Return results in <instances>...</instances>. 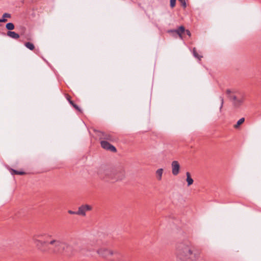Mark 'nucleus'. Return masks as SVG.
<instances>
[{
  "label": "nucleus",
  "instance_id": "obj_1",
  "mask_svg": "<svg viewBox=\"0 0 261 261\" xmlns=\"http://www.w3.org/2000/svg\"><path fill=\"white\" fill-rule=\"evenodd\" d=\"M201 253L195 250L189 244H181L176 249V261H198Z\"/></svg>",
  "mask_w": 261,
  "mask_h": 261
},
{
  "label": "nucleus",
  "instance_id": "obj_2",
  "mask_svg": "<svg viewBox=\"0 0 261 261\" xmlns=\"http://www.w3.org/2000/svg\"><path fill=\"white\" fill-rule=\"evenodd\" d=\"M97 254L100 256L107 258L110 256H113L116 253V252L114 250L106 247H100L97 250Z\"/></svg>",
  "mask_w": 261,
  "mask_h": 261
},
{
  "label": "nucleus",
  "instance_id": "obj_3",
  "mask_svg": "<svg viewBox=\"0 0 261 261\" xmlns=\"http://www.w3.org/2000/svg\"><path fill=\"white\" fill-rule=\"evenodd\" d=\"M91 210L92 206L91 205L88 204L83 205L79 207L78 211L76 212V214L85 216L86 212L90 211Z\"/></svg>",
  "mask_w": 261,
  "mask_h": 261
},
{
  "label": "nucleus",
  "instance_id": "obj_4",
  "mask_svg": "<svg viewBox=\"0 0 261 261\" xmlns=\"http://www.w3.org/2000/svg\"><path fill=\"white\" fill-rule=\"evenodd\" d=\"M172 174L174 175H177L180 172V164L177 161H174L171 163Z\"/></svg>",
  "mask_w": 261,
  "mask_h": 261
},
{
  "label": "nucleus",
  "instance_id": "obj_5",
  "mask_svg": "<svg viewBox=\"0 0 261 261\" xmlns=\"http://www.w3.org/2000/svg\"><path fill=\"white\" fill-rule=\"evenodd\" d=\"M101 145L102 147L105 149L109 150L110 151L114 152L116 151V150L114 146H113L107 141H101Z\"/></svg>",
  "mask_w": 261,
  "mask_h": 261
},
{
  "label": "nucleus",
  "instance_id": "obj_6",
  "mask_svg": "<svg viewBox=\"0 0 261 261\" xmlns=\"http://www.w3.org/2000/svg\"><path fill=\"white\" fill-rule=\"evenodd\" d=\"M245 100V98L244 97H241V98H238L236 97H234L233 98V103L234 105L237 107H239L241 106L243 103H244Z\"/></svg>",
  "mask_w": 261,
  "mask_h": 261
},
{
  "label": "nucleus",
  "instance_id": "obj_7",
  "mask_svg": "<svg viewBox=\"0 0 261 261\" xmlns=\"http://www.w3.org/2000/svg\"><path fill=\"white\" fill-rule=\"evenodd\" d=\"M164 172V170L163 168H159L155 171V176L158 180H162Z\"/></svg>",
  "mask_w": 261,
  "mask_h": 261
},
{
  "label": "nucleus",
  "instance_id": "obj_8",
  "mask_svg": "<svg viewBox=\"0 0 261 261\" xmlns=\"http://www.w3.org/2000/svg\"><path fill=\"white\" fill-rule=\"evenodd\" d=\"M34 242L37 246L43 247L47 244V241L45 240L35 239Z\"/></svg>",
  "mask_w": 261,
  "mask_h": 261
},
{
  "label": "nucleus",
  "instance_id": "obj_9",
  "mask_svg": "<svg viewBox=\"0 0 261 261\" xmlns=\"http://www.w3.org/2000/svg\"><path fill=\"white\" fill-rule=\"evenodd\" d=\"M185 31V28L182 26H180L177 30L172 31L178 34L180 38H182V33Z\"/></svg>",
  "mask_w": 261,
  "mask_h": 261
},
{
  "label": "nucleus",
  "instance_id": "obj_10",
  "mask_svg": "<svg viewBox=\"0 0 261 261\" xmlns=\"http://www.w3.org/2000/svg\"><path fill=\"white\" fill-rule=\"evenodd\" d=\"M186 181L188 184V186H190L193 184L194 180L191 177V174L189 172H187L186 173Z\"/></svg>",
  "mask_w": 261,
  "mask_h": 261
},
{
  "label": "nucleus",
  "instance_id": "obj_11",
  "mask_svg": "<svg viewBox=\"0 0 261 261\" xmlns=\"http://www.w3.org/2000/svg\"><path fill=\"white\" fill-rule=\"evenodd\" d=\"M7 35L13 39H17L19 38V35L18 34L15 33V32L13 31H9L7 33Z\"/></svg>",
  "mask_w": 261,
  "mask_h": 261
},
{
  "label": "nucleus",
  "instance_id": "obj_12",
  "mask_svg": "<svg viewBox=\"0 0 261 261\" xmlns=\"http://www.w3.org/2000/svg\"><path fill=\"white\" fill-rule=\"evenodd\" d=\"M60 242L56 239H53L50 240L49 244L51 245L54 246L55 247H58L60 245Z\"/></svg>",
  "mask_w": 261,
  "mask_h": 261
},
{
  "label": "nucleus",
  "instance_id": "obj_13",
  "mask_svg": "<svg viewBox=\"0 0 261 261\" xmlns=\"http://www.w3.org/2000/svg\"><path fill=\"white\" fill-rule=\"evenodd\" d=\"M244 121H245V118H242L240 119L237 121L236 124H235L234 125V127L236 128H239L240 125H241L242 124H243L244 122Z\"/></svg>",
  "mask_w": 261,
  "mask_h": 261
},
{
  "label": "nucleus",
  "instance_id": "obj_14",
  "mask_svg": "<svg viewBox=\"0 0 261 261\" xmlns=\"http://www.w3.org/2000/svg\"><path fill=\"white\" fill-rule=\"evenodd\" d=\"M6 28L8 30H13L14 29V25L11 22H9L6 24Z\"/></svg>",
  "mask_w": 261,
  "mask_h": 261
},
{
  "label": "nucleus",
  "instance_id": "obj_15",
  "mask_svg": "<svg viewBox=\"0 0 261 261\" xmlns=\"http://www.w3.org/2000/svg\"><path fill=\"white\" fill-rule=\"evenodd\" d=\"M25 46L30 50H33L34 49V45L32 43L27 42L25 44Z\"/></svg>",
  "mask_w": 261,
  "mask_h": 261
},
{
  "label": "nucleus",
  "instance_id": "obj_16",
  "mask_svg": "<svg viewBox=\"0 0 261 261\" xmlns=\"http://www.w3.org/2000/svg\"><path fill=\"white\" fill-rule=\"evenodd\" d=\"M11 15L9 13H5L3 15V18L2 19H7V18H11Z\"/></svg>",
  "mask_w": 261,
  "mask_h": 261
},
{
  "label": "nucleus",
  "instance_id": "obj_17",
  "mask_svg": "<svg viewBox=\"0 0 261 261\" xmlns=\"http://www.w3.org/2000/svg\"><path fill=\"white\" fill-rule=\"evenodd\" d=\"M176 0H170V6L172 8L174 7L175 5Z\"/></svg>",
  "mask_w": 261,
  "mask_h": 261
},
{
  "label": "nucleus",
  "instance_id": "obj_18",
  "mask_svg": "<svg viewBox=\"0 0 261 261\" xmlns=\"http://www.w3.org/2000/svg\"><path fill=\"white\" fill-rule=\"evenodd\" d=\"M181 4V5L184 7H186V1L185 0H178Z\"/></svg>",
  "mask_w": 261,
  "mask_h": 261
},
{
  "label": "nucleus",
  "instance_id": "obj_19",
  "mask_svg": "<svg viewBox=\"0 0 261 261\" xmlns=\"http://www.w3.org/2000/svg\"><path fill=\"white\" fill-rule=\"evenodd\" d=\"M14 172L15 174H20V175H22V174H24V173L23 172H18V171H14Z\"/></svg>",
  "mask_w": 261,
  "mask_h": 261
},
{
  "label": "nucleus",
  "instance_id": "obj_20",
  "mask_svg": "<svg viewBox=\"0 0 261 261\" xmlns=\"http://www.w3.org/2000/svg\"><path fill=\"white\" fill-rule=\"evenodd\" d=\"M7 21V19H0V22H6Z\"/></svg>",
  "mask_w": 261,
  "mask_h": 261
},
{
  "label": "nucleus",
  "instance_id": "obj_21",
  "mask_svg": "<svg viewBox=\"0 0 261 261\" xmlns=\"http://www.w3.org/2000/svg\"><path fill=\"white\" fill-rule=\"evenodd\" d=\"M186 33L188 36H190L191 33L189 30H186Z\"/></svg>",
  "mask_w": 261,
  "mask_h": 261
},
{
  "label": "nucleus",
  "instance_id": "obj_22",
  "mask_svg": "<svg viewBox=\"0 0 261 261\" xmlns=\"http://www.w3.org/2000/svg\"><path fill=\"white\" fill-rule=\"evenodd\" d=\"M68 213L70 214H76V213H75L73 211H68Z\"/></svg>",
  "mask_w": 261,
  "mask_h": 261
},
{
  "label": "nucleus",
  "instance_id": "obj_23",
  "mask_svg": "<svg viewBox=\"0 0 261 261\" xmlns=\"http://www.w3.org/2000/svg\"><path fill=\"white\" fill-rule=\"evenodd\" d=\"M70 103H71V104H72V105H73V106L75 108H77V107H76V106H75V105H73V104L72 103V101H70Z\"/></svg>",
  "mask_w": 261,
  "mask_h": 261
}]
</instances>
